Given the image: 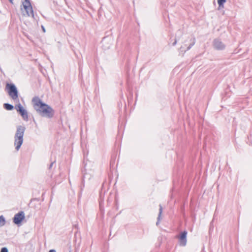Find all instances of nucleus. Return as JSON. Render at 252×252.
I'll use <instances>...</instances> for the list:
<instances>
[{
	"mask_svg": "<svg viewBox=\"0 0 252 252\" xmlns=\"http://www.w3.org/2000/svg\"><path fill=\"white\" fill-rule=\"evenodd\" d=\"M33 107L37 113L42 117L52 118L55 115V110L48 104L43 102L38 96L32 97Z\"/></svg>",
	"mask_w": 252,
	"mask_h": 252,
	"instance_id": "1",
	"label": "nucleus"
},
{
	"mask_svg": "<svg viewBox=\"0 0 252 252\" xmlns=\"http://www.w3.org/2000/svg\"><path fill=\"white\" fill-rule=\"evenodd\" d=\"M25 129V127L23 126H18L16 127L14 144L17 151H19L23 142V136Z\"/></svg>",
	"mask_w": 252,
	"mask_h": 252,
	"instance_id": "2",
	"label": "nucleus"
},
{
	"mask_svg": "<svg viewBox=\"0 0 252 252\" xmlns=\"http://www.w3.org/2000/svg\"><path fill=\"white\" fill-rule=\"evenodd\" d=\"M21 10L24 16L29 17L32 14V4L30 0H22Z\"/></svg>",
	"mask_w": 252,
	"mask_h": 252,
	"instance_id": "3",
	"label": "nucleus"
},
{
	"mask_svg": "<svg viewBox=\"0 0 252 252\" xmlns=\"http://www.w3.org/2000/svg\"><path fill=\"white\" fill-rule=\"evenodd\" d=\"M6 89L9 96L14 101L18 99V91L16 86L13 83H7Z\"/></svg>",
	"mask_w": 252,
	"mask_h": 252,
	"instance_id": "4",
	"label": "nucleus"
},
{
	"mask_svg": "<svg viewBox=\"0 0 252 252\" xmlns=\"http://www.w3.org/2000/svg\"><path fill=\"white\" fill-rule=\"evenodd\" d=\"M187 234L188 232L186 230L181 232L179 233L178 238V244L180 246L185 247L186 246L187 242Z\"/></svg>",
	"mask_w": 252,
	"mask_h": 252,
	"instance_id": "5",
	"label": "nucleus"
},
{
	"mask_svg": "<svg viewBox=\"0 0 252 252\" xmlns=\"http://www.w3.org/2000/svg\"><path fill=\"white\" fill-rule=\"evenodd\" d=\"M15 108L16 110V111L19 113V114L22 117V118L24 120H28V113L20 103L16 105L15 106Z\"/></svg>",
	"mask_w": 252,
	"mask_h": 252,
	"instance_id": "6",
	"label": "nucleus"
},
{
	"mask_svg": "<svg viewBox=\"0 0 252 252\" xmlns=\"http://www.w3.org/2000/svg\"><path fill=\"white\" fill-rule=\"evenodd\" d=\"M24 219L25 214L24 212L20 211L15 215L13 218V221L15 224L18 225L21 224Z\"/></svg>",
	"mask_w": 252,
	"mask_h": 252,
	"instance_id": "7",
	"label": "nucleus"
},
{
	"mask_svg": "<svg viewBox=\"0 0 252 252\" xmlns=\"http://www.w3.org/2000/svg\"><path fill=\"white\" fill-rule=\"evenodd\" d=\"M213 45L217 50H223L225 48V44L219 38H216L213 40Z\"/></svg>",
	"mask_w": 252,
	"mask_h": 252,
	"instance_id": "8",
	"label": "nucleus"
},
{
	"mask_svg": "<svg viewBox=\"0 0 252 252\" xmlns=\"http://www.w3.org/2000/svg\"><path fill=\"white\" fill-rule=\"evenodd\" d=\"M41 188L40 186V187H39V189H35L34 190L33 194H34L35 197H32V201H33L34 200L40 201V200H41L42 201H43L44 198H43V196L45 194V192L43 191L41 193V197L42 198L41 199L40 196V189H41Z\"/></svg>",
	"mask_w": 252,
	"mask_h": 252,
	"instance_id": "9",
	"label": "nucleus"
},
{
	"mask_svg": "<svg viewBox=\"0 0 252 252\" xmlns=\"http://www.w3.org/2000/svg\"><path fill=\"white\" fill-rule=\"evenodd\" d=\"M189 41L190 42L188 47L187 48L186 50H184V52H186L187 51L189 50L195 43V37H191L189 39Z\"/></svg>",
	"mask_w": 252,
	"mask_h": 252,
	"instance_id": "10",
	"label": "nucleus"
},
{
	"mask_svg": "<svg viewBox=\"0 0 252 252\" xmlns=\"http://www.w3.org/2000/svg\"><path fill=\"white\" fill-rule=\"evenodd\" d=\"M159 213H158V217L157 218V221L156 222V225L157 226L159 224V223L160 222V219H161V216L162 212V207L161 204H159Z\"/></svg>",
	"mask_w": 252,
	"mask_h": 252,
	"instance_id": "11",
	"label": "nucleus"
},
{
	"mask_svg": "<svg viewBox=\"0 0 252 252\" xmlns=\"http://www.w3.org/2000/svg\"><path fill=\"white\" fill-rule=\"evenodd\" d=\"M227 0H217V2L219 5L218 10H220L221 8H224V4L226 2Z\"/></svg>",
	"mask_w": 252,
	"mask_h": 252,
	"instance_id": "12",
	"label": "nucleus"
},
{
	"mask_svg": "<svg viewBox=\"0 0 252 252\" xmlns=\"http://www.w3.org/2000/svg\"><path fill=\"white\" fill-rule=\"evenodd\" d=\"M84 187H85V180L84 178H83L82 180L81 184L80 186V192H79V197H80L82 195V191L83 190Z\"/></svg>",
	"mask_w": 252,
	"mask_h": 252,
	"instance_id": "13",
	"label": "nucleus"
},
{
	"mask_svg": "<svg viewBox=\"0 0 252 252\" xmlns=\"http://www.w3.org/2000/svg\"><path fill=\"white\" fill-rule=\"evenodd\" d=\"M3 107L7 110H12L14 108V106L9 103H4L3 104Z\"/></svg>",
	"mask_w": 252,
	"mask_h": 252,
	"instance_id": "14",
	"label": "nucleus"
},
{
	"mask_svg": "<svg viewBox=\"0 0 252 252\" xmlns=\"http://www.w3.org/2000/svg\"><path fill=\"white\" fill-rule=\"evenodd\" d=\"M6 220L3 216H0V227H2L5 224Z\"/></svg>",
	"mask_w": 252,
	"mask_h": 252,
	"instance_id": "15",
	"label": "nucleus"
},
{
	"mask_svg": "<svg viewBox=\"0 0 252 252\" xmlns=\"http://www.w3.org/2000/svg\"><path fill=\"white\" fill-rule=\"evenodd\" d=\"M0 252H8V250L7 248L3 247L1 249Z\"/></svg>",
	"mask_w": 252,
	"mask_h": 252,
	"instance_id": "16",
	"label": "nucleus"
},
{
	"mask_svg": "<svg viewBox=\"0 0 252 252\" xmlns=\"http://www.w3.org/2000/svg\"><path fill=\"white\" fill-rule=\"evenodd\" d=\"M55 162V161H54L51 162V163H50V165H49V167H48V169H50L52 167V166H53V164H54Z\"/></svg>",
	"mask_w": 252,
	"mask_h": 252,
	"instance_id": "17",
	"label": "nucleus"
},
{
	"mask_svg": "<svg viewBox=\"0 0 252 252\" xmlns=\"http://www.w3.org/2000/svg\"><path fill=\"white\" fill-rule=\"evenodd\" d=\"M177 39L176 38H175L174 40V42L172 43V46H175L177 44Z\"/></svg>",
	"mask_w": 252,
	"mask_h": 252,
	"instance_id": "18",
	"label": "nucleus"
},
{
	"mask_svg": "<svg viewBox=\"0 0 252 252\" xmlns=\"http://www.w3.org/2000/svg\"><path fill=\"white\" fill-rule=\"evenodd\" d=\"M41 29H42L43 32L44 33H45L46 32V30H45V27L43 25L41 26Z\"/></svg>",
	"mask_w": 252,
	"mask_h": 252,
	"instance_id": "19",
	"label": "nucleus"
},
{
	"mask_svg": "<svg viewBox=\"0 0 252 252\" xmlns=\"http://www.w3.org/2000/svg\"><path fill=\"white\" fill-rule=\"evenodd\" d=\"M49 252H56V251L55 249L50 250Z\"/></svg>",
	"mask_w": 252,
	"mask_h": 252,
	"instance_id": "20",
	"label": "nucleus"
},
{
	"mask_svg": "<svg viewBox=\"0 0 252 252\" xmlns=\"http://www.w3.org/2000/svg\"><path fill=\"white\" fill-rule=\"evenodd\" d=\"M184 48V46H182L181 48H180V50H181V51H183V48Z\"/></svg>",
	"mask_w": 252,
	"mask_h": 252,
	"instance_id": "21",
	"label": "nucleus"
},
{
	"mask_svg": "<svg viewBox=\"0 0 252 252\" xmlns=\"http://www.w3.org/2000/svg\"><path fill=\"white\" fill-rule=\"evenodd\" d=\"M101 202L100 201V202H99V206H100V209H101Z\"/></svg>",
	"mask_w": 252,
	"mask_h": 252,
	"instance_id": "22",
	"label": "nucleus"
},
{
	"mask_svg": "<svg viewBox=\"0 0 252 252\" xmlns=\"http://www.w3.org/2000/svg\"><path fill=\"white\" fill-rule=\"evenodd\" d=\"M32 18L34 17V14H33V10H32Z\"/></svg>",
	"mask_w": 252,
	"mask_h": 252,
	"instance_id": "23",
	"label": "nucleus"
},
{
	"mask_svg": "<svg viewBox=\"0 0 252 252\" xmlns=\"http://www.w3.org/2000/svg\"><path fill=\"white\" fill-rule=\"evenodd\" d=\"M11 3H12V0H9Z\"/></svg>",
	"mask_w": 252,
	"mask_h": 252,
	"instance_id": "24",
	"label": "nucleus"
},
{
	"mask_svg": "<svg viewBox=\"0 0 252 252\" xmlns=\"http://www.w3.org/2000/svg\"><path fill=\"white\" fill-rule=\"evenodd\" d=\"M178 32L181 33V31L180 30H179Z\"/></svg>",
	"mask_w": 252,
	"mask_h": 252,
	"instance_id": "25",
	"label": "nucleus"
},
{
	"mask_svg": "<svg viewBox=\"0 0 252 252\" xmlns=\"http://www.w3.org/2000/svg\"><path fill=\"white\" fill-rule=\"evenodd\" d=\"M32 120L34 121V119H33V117H32Z\"/></svg>",
	"mask_w": 252,
	"mask_h": 252,
	"instance_id": "26",
	"label": "nucleus"
}]
</instances>
